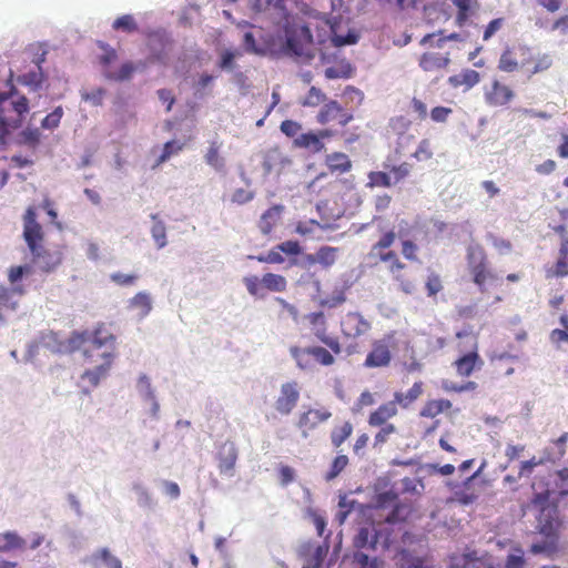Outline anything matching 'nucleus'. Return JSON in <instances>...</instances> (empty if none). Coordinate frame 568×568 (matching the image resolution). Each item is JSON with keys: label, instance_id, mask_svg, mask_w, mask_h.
Returning <instances> with one entry per match:
<instances>
[{"label": "nucleus", "instance_id": "obj_1", "mask_svg": "<svg viewBox=\"0 0 568 568\" xmlns=\"http://www.w3.org/2000/svg\"><path fill=\"white\" fill-rule=\"evenodd\" d=\"M71 351H81L84 361L95 364L81 375V381H88L91 387H97L111 369L116 357V336L105 323H98L93 329L74 331L68 338Z\"/></svg>", "mask_w": 568, "mask_h": 568}, {"label": "nucleus", "instance_id": "obj_2", "mask_svg": "<svg viewBox=\"0 0 568 568\" xmlns=\"http://www.w3.org/2000/svg\"><path fill=\"white\" fill-rule=\"evenodd\" d=\"M396 233L393 230L385 232L371 247L368 257L379 266L397 287L406 294L413 293L415 278L410 267L403 261L397 251L393 248Z\"/></svg>", "mask_w": 568, "mask_h": 568}, {"label": "nucleus", "instance_id": "obj_3", "mask_svg": "<svg viewBox=\"0 0 568 568\" xmlns=\"http://www.w3.org/2000/svg\"><path fill=\"white\" fill-rule=\"evenodd\" d=\"M531 506L538 510L537 528L546 537L541 542H535L530 547L532 554H546L548 556L558 550V537L562 526L558 506L550 501L548 490L535 494Z\"/></svg>", "mask_w": 568, "mask_h": 568}, {"label": "nucleus", "instance_id": "obj_4", "mask_svg": "<svg viewBox=\"0 0 568 568\" xmlns=\"http://www.w3.org/2000/svg\"><path fill=\"white\" fill-rule=\"evenodd\" d=\"M37 217V209L29 206L23 214V239L32 254V261L43 272L49 273L62 263V253L43 245L44 232Z\"/></svg>", "mask_w": 568, "mask_h": 568}, {"label": "nucleus", "instance_id": "obj_5", "mask_svg": "<svg viewBox=\"0 0 568 568\" xmlns=\"http://www.w3.org/2000/svg\"><path fill=\"white\" fill-rule=\"evenodd\" d=\"M28 111L29 101L24 95L11 101L7 94H0V138H4L11 129L20 128Z\"/></svg>", "mask_w": 568, "mask_h": 568}, {"label": "nucleus", "instance_id": "obj_6", "mask_svg": "<svg viewBox=\"0 0 568 568\" xmlns=\"http://www.w3.org/2000/svg\"><path fill=\"white\" fill-rule=\"evenodd\" d=\"M334 354L328 347L321 345L290 347V355L295 361L296 366L302 371L313 368L316 364L321 366H332L335 364Z\"/></svg>", "mask_w": 568, "mask_h": 568}, {"label": "nucleus", "instance_id": "obj_7", "mask_svg": "<svg viewBox=\"0 0 568 568\" xmlns=\"http://www.w3.org/2000/svg\"><path fill=\"white\" fill-rule=\"evenodd\" d=\"M466 258L473 282L481 293H485L486 283L495 281L497 276L488 267L487 255L484 248L480 245L469 246Z\"/></svg>", "mask_w": 568, "mask_h": 568}, {"label": "nucleus", "instance_id": "obj_8", "mask_svg": "<svg viewBox=\"0 0 568 568\" xmlns=\"http://www.w3.org/2000/svg\"><path fill=\"white\" fill-rule=\"evenodd\" d=\"M531 48L525 43L514 42L507 44L498 60L497 68L506 73L525 70L530 64Z\"/></svg>", "mask_w": 568, "mask_h": 568}, {"label": "nucleus", "instance_id": "obj_9", "mask_svg": "<svg viewBox=\"0 0 568 568\" xmlns=\"http://www.w3.org/2000/svg\"><path fill=\"white\" fill-rule=\"evenodd\" d=\"M243 283L247 293L254 297H264L265 292L283 293L287 290L286 277L276 273H265L262 277L245 276Z\"/></svg>", "mask_w": 568, "mask_h": 568}, {"label": "nucleus", "instance_id": "obj_10", "mask_svg": "<svg viewBox=\"0 0 568 568\" xmlns=\"http://www.w3.org/2000/svg\"><path fill=\"white\" fill-rule=\"evenodd\" d=\"M397 333L390 331L372 343V349L367 354L364 366L368 368L386 367L390 364L392 352L397 347Z\"/></svg>", "mask_w": 568, "mask_h": 568}, {"label": "nucleus", "instance_id": "obj_11", "mask_svg": "<svg viewBox=\"0 0 568 568\" xmlns=\"http://www.w3.org/2000/svg\"><path fill=\"white\" fill-rule=\"evenodd\" d=\"M31 267L28 265L11 266L8 271V281L11 287L0 285V306L6 310L16 311L18 302L14 296H22L26 293L24 286L20 283L24 274H29Z\"/></svg>", "mask_w": 568, "mask_h": 568}, {"label": "nucleus", "instance_id": "obj_12", "mask_svg": "<svg viewBox=\"0 0 568 568\" xmlns=\"http://www.w3.org/2000/svg\"><path fill=\"white\" fill-rule=\"evenodd\" d=\"M457 338L466 337L469 343V351L459 356L453 366L456 369L457 375L462 377H469L475 371L481 369L484 361L478 353V339L477 336L468 332H457Z\"/></svg>", "mask_w": 568, "mask_h": 568}, {"label": "nucleus", "instance_id": "obj_13", "mask_svg": "<svg viewBox=\"0 0 568 568\" xmlns=\"http://www.w3.org/2000/svg\"><path fill=\"white\" fill-rule=\"evenodd\" d=\"M314 336L327 346L336 355L342 353V344L338 337L329 336L327 334V320L322 311L312 312L306 315Z\"/></svg>", "mask_w": 568, "mask_h": 568}, {"label": "nucleus", "instance_id": "obj_14", "mask_svg": "<svg viewBox=\"0 0 568 568\" xmlns=\"http://www.w3.org/2000/svg\"><path fill=\"white\" fill-rule=\"evenodd\" d=\"M353 119V113L346 111L338 101L332 99L322 105L316 115V122L321 125L336 122L341 126H346Z\"/></svg>", "mask_w": 568, "mask_h": 568}, {"label": "nucleus", "instance_id": "obj_15", "mask_svg": "<svg viewBox=\"0 0 568 568\" xmlns=\"http://www.w3.org/2000/svg\"><path fill=\"white\" fill-rule=\"evenodd\" d=\"M341 333L345 339H357L366 335L372 324L359 312H348L341 320Z\"/></svg>", "mask_w": 568, "mask_h": 568}, {"label": "nucleus", "instance_id": "obj_16", "mask_svg": "<svg viewBox=\"0 0 568 568\" xmlns=\"http://www.w3.org/2000/svg\"><path fill=\"white\" fill-rule=\"evenodd\" d=\"M301 387L296 381L286 382L281 385L280 394L274 403L275 410L282 415H290L298 404Z\"/></svg>", "mask_w": 568, "mask_h": 568}, {"label": "nucleus", "instance_id": "obj_17", "mask_svg": "<svg viewBox=\"0 0 568 568\" xmlns=\"http://www.w3.org/2000/svg\"><path fill=\"white\" fill-rule=\"evenodd\" d=\"M515 98L514 90L498 81L494 80L488 88L485 89L484 99L489 106H505Z\"/></svg>", "mask_w": 568, "mask_h": 568}, {"label": "nucleus", "instance_id": "obj_18", "mask_svg": "<svg viewBox=\"0 0 568 568\" xmlns=\"http://www.w3.org/2000/svg\"><path fill=\"white\" fill-rule=\"evenodd\" d=\"M332 417V413L326 408H310L298 416L296 426L302 432L303 437H307L310 432L314 430L320 424L325 423Z\"/></svg>", "mask_w": 568, "mask_h": 568}, {"label": "nucleus", "instance_id": "obj_19", "mask_svg": "<svg viewBox=\"0 0 568 568\" xmlns=\"http://www.w3.org/2000/svg\"><path fill=\"white\" fill-rule=\"evenodd\" d=\"M217 468L220 474L225 476H233L234 468L237 460V449L232 442L223 443L216 454Z\"/></svg>", "mask_w": 568, "mask_h": 568}, {"label": "nucleus", "instance_id": "obj_20", "mask_svg": "<svg viewBox=\"0 0 568 568\" xmlns=\"http://www.w3.org/2000/svg\"><path fill=\"white\" fill-rule=\"evenodd\" d=\"M312 36L306 27L302 28L301 34L294 32H287L285 50L288 54L295 57L305 55V47L311 43Z\"/></svg>", "mask_w": 568, "mask_h": 568}, {"label": "nucleus", "instance_id": "obj_21", "mask_svg": "<svg viewBox=\"0 0 568 568\" xmlns=\"http://www.w3.org/2000/svg\"><path fill=\"white\" fill-rule=\"evenodd\" d=\"M295 149L306 150L313 154L321 153L325 150V143L321 141L317 132L308 131L301 133L293 140Z\"/></svg>", "mask_w": 568, "mask_h": 568}, {"label": "nucleus", "instance_id": "obj_22", "mask_svg": "<svg viewBox=\"0 0 568 568\" xmlns=\"http://www.w3.org/2000/svg\"><path fill=\"white\" fill-rule=\"evenodd\" d=\"M398 414V408L393 400L381 404L368 416L369 426L389 425L388 420Z\"/></svg>", "mask_w": 568, "mask_h": 568}, {"label": "nucleus", "instance_id": "obj_23", "mask_svg": "<svg viewBox=\"0 0 568 568\" xmlns=\"http://www.w3.org/2000/svg\"><path fill=\"white\" fill-rule=\"evenodd\" d=\"M424 393V383L422 381L415 382L407 392H395L393 402L396 407L408 409Z\"/></svg>", "mask_w": 568, "mask_h": 568}, {"label": "nucleus", "instance_id": "obj_24", "mask_svg": "<svg viewBox=\"0 0 568 568\" xmlns=\"http://www.w3.org/2000/svg\"><path fill=\"white\" fill-rule=\"evenodd\" d=\"M480 81V74L478 71L473 69H464L459 73L450 75L448 78V84L454 88H463L464 91L470 90L473 87L478 84Z\"/></svg>", "mask_w": 568, "mask_h": 568}, {"label": "nucleus", "instance_id": "obj_25", "mask_svg": "<svg viewBox=\"0 0 568 568\" xmlns=\"http://www.w3.org/2000/svg\"><path fill=\"white\" fill-rule=\"evenodd\" d=\"M546 278L568 276V240L562 241L557 262L554 266L545 270Z\"/></svg>", "mask_w": 568, "mask_h": 568}, {"label": "nucleus", "instance_id": "obj_26", "mask_svg": "<svg viewBox=\"0 0 568 568\" xmlns=\"http://www.w3.org/2000/svg\"><path fill=\"white\" fill-rule=\"evenodd\" d=\"M381 531L374 525L361 527L354 539L356 548L375 549L379 540Z\"/></svg>", "mask_w": 568, "mask_h": 568}, {"label": "nucleus", "instance_id": "obj_27", "mask_svg": "<svg viewBox=\"0 0 568 568\" xmlns=\"http://www.w3.org/2000/svg\"><path fill=\"white\" fill-rule=\"evenodd\" d=\"M284 206L276 204L267 209L258 221V229L264 235L272 233L274 227L278 224Z\"/></svg>", "mask_w": 568, "mask_h": 568}, {"label": "nucleus", "instance_id": "obj_28", "mask_svg": "<svg viewBox=\"0 0 568 568\" xmlns=\"http://www.w3.org/2000/svg\"><path fill=\"white\" fill-rule=\"evenodd\" d=\"M338 248L333 246H322L314 254H308L306 261L310 264L318 263L323 267L328 268L335 264Z\"/></svg>", "mask_w": 568, "mask_h": 568}, {"label": "nucleus", "instance_id": "obj_29", "mask_svg": "<svg viewBox=\"0 0 568 568\" xmlns=\"http://www.w3.org/2000/svg\"><path fill=\"white\" fill-rule=\"evenodd\" d=\"M530 64H532L531 68L527 65L525 69L528 79H531L536 74L547 72L554 65V57L547 52L538 53L536 57L531 54Z\"/></svg>", "mask_w": 568, "mask_h": 568}, {"label": "nucleus", "instance_id": "obj_30", "mask_svg": "<svg viewBox=\"0 0 568 568\" xmlns=\"http://www.w3.org/2000/svg\"><path fill=\"white\" fill-rule=\"evenodd\" d=\"M44 55H45V52H43L41 54V57L38 58V60L36 62L38 70L30 71V72L22 74L19 78L20 83L31 88L34 91H37L38 89L41 88V85L45 79L44 73L42 72V67H41L42 62H44V60H45Z\"/></svg>", "mask_w": 568, "mask_h": 568}, {"label": "nucleus", "instance_id": "obj_31", "mask_svg": "<svg viewBox=\"0 0 568 568\" xmlns=\"http://www.w3.org/2000/svg\"><path fill=\"white\" fill-rule=\"evenodd\" d=\"M325 164L331 172L346 173L352 169V161L343 152H333L326 155Z\"/></svg>", "mask_w": 568, "mask_h": 568}, {"label": "nucleus", "instance_id": "obj_32", "mask_svg": "<svg viewBox=\"0 0 568 568\" xmlns=\"http://www.w3.org/2000/svg\"><path fill=\"white\" fill-rule=\"evenodd\" d=\"M453 404L449 399H429L422 407L419 415L425 418H434L442 413L452 408Z\"/></svg>", "mask_w": 568, "mask_h": 568}, {"label": "nucleus", "instance_id": "obj_33", "mask_svg": "<svg viewBox=\"0 0 568 568\" xmlns=\"http://www.w3.org/2000/svg\"><path fill=\"white\" fill-rule=\"evenodd\" d=\"M449 59L439 53H424L419 59V67L427 72L444 69L448 65Z\"/></svg>", "mask_w": 568, "mask_h": 568}, {"label": "nucleus", "instance_id": "obj_34", "mask_svg": "<svg viewBox=\"0 0 568 568\" xmlns=\"http://www.w3.org/2000/svg\"><path fill=\"white\" fill-rule=\"evenodd\" d=\"M329 99L327 95L317 87H311L307 93L300 100L302 106L317 108L324 105Z\"/></svg>", "mask_w": 568, "mask_h": 568}, {"label": "nucleus", "instance_id": "obj_35", "mask_svg": "<svg viewBox=\"0 0 568 568\" xmlns=\"http://www.w3.org/2000/svg\"><path fill=\"white\" fill-rule=\"evenodd\" d=\"M0 541H4L7 544V546H0V552L21 550L26 547V540L16 531H6L0 534Z\"/></svg>", "mask_w": 568, "mask_h": 568}, {"label": "nucleus", "instance_id": "obj_36", "mask_svg": "<svg viewBox=\"0 0 568 568\" xmlns=\"http://www.w3.org/2000/svg\"><path fill=\"white\" fill-rule=\"evenodd\" d=\"M221 143L212 141L204 155L207 165L212 166L216 171L224 169V159L220 155Z\"/></svg>", "mask_w": 568, "mask_h": 568}, {"label": "nucleus", "instance_id": "obj_37", "mask_svg": "<svg viewBox=\"0 0 568 568\" xmlns=\"http://www.w3.org/2000/svg\"><path fill=\"white\" fill-rule=\"evenodd\" d=\"M353 433V425L346 420L341 426L335 427L331 433V442L335 448H338Z\"/></svg>", "mask_w": 568, "mask_h": 568}, {"label": "nucleus", "instance_id": "obj_38", "mask_svg": "<svg viewBox=\"0 0 568 568\" xmlns=\"http://www.w3.org/2000/svg\"><path fill=\"white\" fill-rule=\"evenodd\" d=\"M153 225L151 229L152 237L158 248H163L166 245V229L162 221L159 220L158 214H152Z\"/></svg>", "mask_w": 568, "mask_h": 568}, {"label": "nucleus", "instance_id": "obj_39", "mask_svg": "<svg viewBox=\"0 0 568 568\" xmlns=\"http://www.w3.org/2000/svg\"><path fill=\"white\" fill-rule=\"evenodd\" d=\"M112 28L116 31L132 33L138 31V23L132 14H123L113 21Z\"/></svg>", "mask_w": 568, "mask_h": 568}, {"label": "nucleus", "instance_id": "obj_40", "mask_svg": "<svg viewBox=\"0 0 568 568\" xmlns=\"http://www.w3.org/2000/svg\"><path fill=\"white\" fill-rule=\"evenodd\" d=\"M393 184L390 175L386 172L372 171L368 173L367 186L369 187H390Z\"/></svg>", "mask_w": 568, "mask_h": 568}, {"label": "nucleus", "instance_id": "obj_41", "mask_svg": "<svg viewBox=\"0 0 568 568\" xmlns=\"http://www.w3.org/2000/svg\"><path fill=\"white\" fill-rule=\"evenodd\" d=\"M130 304L132 307L138 308L140 311L141 316L148 315L152 308L151 298L149 294L144 292L135 294L131 298Z\"/></svg>", "mask_w": 568, "mask_h": 568}, {"label": "nucleus", "instance_id": "obj_42", "mask_svg": "<svg viewBox=\"0 0 568 568\" xmlns=\"http://www.w3.org/2000/svg\"><path fill=\"white\" fill-rule=\"evenodd\" d=\"M377 427H379V430L374 436V448H381L389 440V437L397 432V428L394 424L378 425Z\"/></svg>", "mask_w": 568, "mask_h": 568}, {"label": "nucleus", "instance_id": "obj_43", "mask_svg": "<svg viewBox=\"0 0 568 568\" xmlns=\"http://www.w3.org/2000/svg\"><path fill=\"white\" fill-rule=\"evenodd\" d=\"M525 552L520 547H514L508 554L504 568H525Z\"/></svg>", "mask_w": 568, "mask_h": 568}, {"label": "nucleus", "instance_id": "obj_44", "mask_svg": "<svg viewBox=\"0 0 568 568\" xmlns=\"http://www.w3.org/2000/svg\"><path fill=\"white\" fill-rule=\"evenodd\" d=\"M433 155L434 152L429 139L420 140L415 152L412 154V156L419 162L428 161L433 158Z\"/></svg>", "mask_w": 568, "mask_h": 568}, {"label": "nucleus", "instance_id": "obj_45", "mask_svg": "<svg viewBox=\"0 0 568 568\" xmlns=\"http://www.w3.org/2000/svg\"><path fill=\"white\" fill-rule=\"evenodd\" d=\"M347 465L348 457L346 455H337L332 462L329 470L325 475V479L327 481L333 480L346 468Z\"/></svg>", "mask_w": 568, "mask_h": 568}, {"label": "nucleus", "instance_id": "obj_46", "mask_svg": "<svg viewBox=\"0 0 568 568\" xmlns=\"http://www.w3.org/2000/svg\"><path fill=\"white\" fill-rule=\"evenodd\" d=\"M93 560H101L108 568H122V562L113 556L108 548L99 549L93 556Z\"/></svg>", "mask_w": 568, "mask_h": 568}, {"label": "nucleus", "instance_id": "obj_47", "mask_svg": "<svg viewBox=\"0 0 568 568\" xmlns=\"http://www.w3.org/2000/svg\"><path fill=\"white\" fill-rule=\"evenodd\" d=\"M136 67L132 62L123 63L118 72L106 74V78L114 81L130 80Z\"/></svg>", "mask_w": 568, "mask_h": 568}, {"label": "nucleus", "instance_id": "obj_48", "mask_svg": "<svg viewBox=\"0 0 568 568\" xmlns=\"http://www.w3.org/2000/svg\"><path fill=\"white\" fill-rule=\"evenodd\" d=\"M63 116L62 106H57L51 113H49L41 122V128L47 130H54L59 126L60 121Z\"/></svg>", "mask_w": 568, "mask_h": 568}, {"label": "nucleus", "instance_id": "obj_49", "mask_svg": "<svg viewBox=\"0 0 568 568\" xmlns=\"http://www.w3.org/2000/svg\"><path fill=\"white\" fill-rule=\"evenodd\" d=\"M402 255L405 260L410 262H418V245L410 240H403L400 243Z\"/></svg>", "mask_w": 568, "mask_h": 568}, {"label": "nucleus", "instance_id": "obj_50", "mask_svg": "<svg viewBox=\"0 0 568 568\" xmlns=\"http://www.w3.org/2000/svg\"><path fill=\"white\" fill-rule=\"evenodd\" d=\"M184 144L178 143L176 141H169L164 144L162 154L159 156L156 161V165H160L168 161L173 154H178L182 149Z\"/></svg>", "mask_w": 568, "mask_h": 568}, {"label": "nucleus", "instance_id": "obj_51", "mask_svg": "<svg viewBox=\"0 0 568 568\" xmlns=\"http://www.w3.org/2000/svg\"><path fill=\"white\" fill-rule=\"evenodd\" d=\"M345 301V293L343 291H338L332 295L321 298L320 306L325 308H336L343 305Z\"/></svg>", "mask_w": 568, "mask_h": 568}, {"label": "nucleus", "instance_id": "obj_52", "mask_svg": "<svg viewBox=\"0 0 568 568\" xmlns=\"http://www.w3.org/2000/svg\"><path fill=\"white\" fill-rule=\"evenodd\" d=\"M274 301L282 307V311L278 314L280 318H282L284 316V314H286L293 321H295V322L298 321L300 311H298V308L294 304L288 303L283 297H275Z\"/></svg>", "mask_w": 568, "mask_h": 568}, {"label": "nucleus", "instance_id": "obj_53", "mask_svg": "<svg viewBox=\"0 0 568 568\" xmlns=\"http://www.w3.org/2000/svg\"><path fill=\"white\" fill-rule=\"evenodd\" d=\"M281 132L290 139H295L301 134L302 124L294 120H284L280 125Z\"/></svg>", "mask_w": 568, "mask_h": 568}, {"label": "nucleus", "instance_id": "obj_54", "mask_svg": "<svg viewBox=\"0 0 568 568\" xmlns=\"http://www.w3.org/2000/svg\"><path fill=\"white\" fill-rule=\"evenodd\" d=\"M317 229H322V225L316 220H306L297 222L295 232L305 236L313 234Z\"/></svg>", "mask_w": 568, "mask_h": 568}, {"label": "nucleus", "instance_id": "obj_55", "mask_svg": "<svg viewBox=\"0 0 568 568\" xmlns=\"http://www.w3.org/2000/svg\"><path fill=\"white\" fill-rule=\"evenodd\" d=\"M425 287H426L428 296H435L437 293H439L443 290L440 276L436 273H430L427 276Z\"/></svg>", "mask_w": 568, "mask_h": 568}, {"label": "nucleus", "instance_id": "obj_56", "mask_svg": "<svg viewBox=\"0 0 568 568\" xmlns=\"http://www.w3.org/2000/svg\"><path fill=\"white\" fill-rule=\"evenodd\" d=\"M412 165L407 162H403L398 165L390 168V173L394 175V184H397L402 180L406 179L410 174Z\"/></svg>", "mask_w": 568, "mask_h": 568}, {"label": "nucleus", "instance_id": "obj_57", "mask_svg": "<svg viewBox=\"0 0 568 568\" xmlns=\"http://www.w3.org/2000/svg\"><path fill=\"white\" fill-rule=\"evenodd\" d=\"M258 262L270 263V264H281L284 262V257L282 255V251L278 250V245L273 247L266 255H258L255 257Z\"/></svg>", "mask_w": 568, "mask_h": 568}, {"label": "nucleus", "instance_id": "obj_58", "mask_svg": "<svg viewBox=\"0 0 568 568\" xmlns=\"http://www.w3.org/2000/svg\"><path fill=\"white\" fill-rule=\"evenodd\" d=\"M110 280L119 286H132L138 280V275L123 274L120 272L112 273Z\"/></svg>", "mask_w": 568, "mask_h": 568}, {"label": "nucleus", "instance_id": "obj_59", "mask_svg": "<svg viewBox=\"0 0 568 568\" xmlns=\"http://www.w3.org/2000/svg\"><path fill=\"white\" fill-rule=\"evenodd\" d=\"M453 113V110L447 106H435L430 111V118L434 122H445L448 116Z\"/></svg>", "mask_w": 568, "mask_h": 568}, {"label": "nucleus", "instance_id": "obj_60", "mask_svg": "<svg viewBox=\"0 0 568 568\" xmlns=\"http://www.w3.org/2000/svg\"><path fill=\"white\" fill-rule=\"evenodd\" d=\"M254 197V193L252 191H247L245 189H236L232 194V202L237 204H245L252 201Z\"/></svg>", "mask_w": 568, "mask_h": 568}, {"label": "nucleus", "instance_id": "obj_61", "mask_svg": "<svg viewBox=\"0 0 568 568\" xmlns=\"http://www.w3.org/2000/svg\"><path fill=\"white\" fill-rule=\"evenodd\" d=\"M541 463L542 460H539L536 457H532L529 460L521 462L518 477L521 478L524 476H529L532 473L534 468L540 465Z\"/></svg>", "mask_w": 568, "mask_h": 568}, {"label": "nucleus", "instance_id": "obj_62", "mask_svg": "<svg viewBox=\"0 0 568 568\" xmlns=\"http://www.w3.org/2000/svg\"><path fill=\"white\" fill-rule=\"evenodd\" d=\"M278 250L282 251V253H285L287 255L296 256L301 254L302 248L297 241H285L281 244H278Z\"/></svg>", "mask_w": 568, "mask_h": 568}, {"label": "nucleus", "instance_id": "obj_63", "mask_svg": "<svg viewBox=\"0 0 568 568\" xmlns=\"http://www.w3.org/2000/svg\"><path fill=\"white\" fill-rule=\"evenodd\" d=\"M503 23H504L503 18H496V19L491 20L485 28V31L483 34V40L484 41L489 40L503 27Z\"/></svg>", "mask_w": 568, "mask_h": 568}, {"label": "nucleus", "instance_id": "obj_64", "mask_svg": "<svg viewBox=\"0 0 568 568\" xmlns=\"http://www.w3.org/2000/svg\"><path fill=\"white\" fill-rule=\"evenodd\" d=\"M551 31H558L560 34H568V14L558 17L550 27Z\"/></svg>", "mask_w": 568, "mask_h": 568}]
</instances>
